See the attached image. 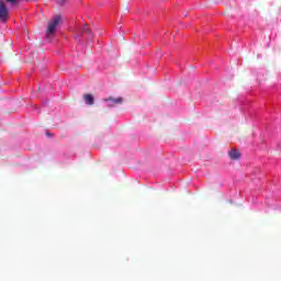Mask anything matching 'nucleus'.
I'll return each instance as SVG.
<instances>
[{"instance_id":"nucleus-1","label":"nucleus","mask_w":281,"mask_h":281,"mask_svg":"<svg viewBox=\"0 0 281 281\" xmlns=\"http://www.w3.org/2000/svg\"><path fill=\"white\" fill-rule=\"evenodd\" d=\"M83 34H87L88 38H90V41H93V32H91L89 24H83L82 27H79L77 30V38H80V36H82Z\"/></svg>"},{"instance_id":"nucleus-2","label":"nucleus","mask_w":281,"mask_h":281,"mask_svg":"<svg viewBox=\"0 0 281 281\" xmlns=\"http://www.w3.org/2000/svg\"><path fill=\"white\" fill-rule=\"evenodd\" d=\"M60 15H55L50 22L48 23L47 34H54L56 32V27H58V24L60 23Z\"/></svg>"},{"instance_id":"nucleus-3","label":"nucleus","mask_w":281,"mask_h":281,"mask_svg":"<svg viewBox=\"0 0 281 281\" xmlns=\"http://www.w3.org/2000/svg\"><path fill=\"white\" fill-rule=\"evenodd\" d=\"M103 102H106V106L109 109H113V106L117 105V104H122V102H124V98L122 97H117L116 99L113 97H110L108 99H103Z\"/></svg>"},{"instance_id":"nucleus-4","label":"nucleus","mask_w":281,"mask_h":281,"mask_svg":"<svg viewBox=\"0 0 281 281\" xmlns=\"http://www.w3.org/2000/svg\"><path fill=\"white\" fill-rule=\"evenodd\" d=\"M0 20L2 23L8 21V7H5V2L3 0H0Z\"/></svg>"},{"instance_id":"nucleus-5","label":"nucleus","mask_w":281,"mask_h":281,"mask_svg":"<svg viewBox=\"0 0 281 281\" xmlns=\"http://www.w3.org/2000/svg\"><path fill=\"white\" fill-rule=\"evenodd\" d=\"M83 100H85L86 104H88L89 106H92V104H94V102H95V99L93 98V94H91V93L83 94Z\"/></svg>"},{"instance_id":"nucleus-6","label":"nucleus","mask_w":281,"mask_h":281,"mask_svg":"<svg viewBox=\"0 0 281 281\" xmlns=\"http://www.w3.org/2000/svg\"><path fill=\"white\" fill-rule=\"evenodd\" d=\"M228 156L231 157V159L238 160L240 159V150L232 149L231 151H228Z\"/></svg>"},{"instance_id":"nucleus-7","label":"nucleus","mask_w":281,"mask_h":281,"mask_svg":"<svg viewBox=\"0 0 281 281\" xmlns=\"http://www.w3.org/2000/svg\"><path fill=\"white\" fill-rule=\"evenodd\" d=\"M57 3H59V5H64L65 4V0H57Z\"/></svg>"},{"instance_id":"nucleus-8","label":"nucleus","mask_w":281,"mask_h":281,"mask_svg":"<svg viewBox=\"0 0 281 281\" xmlns=\"http://www.w3.org/2000/svg\"><path fill=\"white\" fill-rule=\"evenodd\" d=\"M37 68H38V69H45V66H44L43 64H38V65H37Z\"/></svg>"},{"instance_id":"nucleus-9","label":"nucleus","mask_w":281,"mask_h":281,"mask_svg":"<svg viewBox=\"0 0 281 281\" xmlns=\"http://www.w3.org/2000/svg\"><path fill=\"white\" fill-rule=\"evenodd\" d=\"M18 0H7V3H16Z\"/></svg>"}]
</instances>
